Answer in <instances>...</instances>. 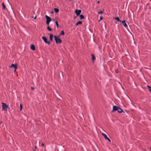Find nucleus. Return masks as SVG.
<instances>
[{
	"mask_svg": "<svg viewBox=\"0 0 151 151\" xmlns=\"http://www.w3.org/2000/svg\"><path fill=\"white\" fill-rule=\"evenodd\" d=\"M60 36L59 35L58 36H54L55 42L57 44L61 43L62 42L61 40L59 38Z\"/></svg>",
	"mask_w": 151,
	"mask_h": 151,
	"instance_id": "f257e3e1",
	"label": "nucleus"
},
{
	"mask_svg": "<svg viewBox=\"0 0 151 151\" xmlns=\"http://www.w3.org/2000/svg\"><path fill=\"white\" fill-rule=\"evenodd\" d=\"M42 39L45 43L47 44L48 45L50 44V42L49 41H47V38L45 37H42Z\"/></svg>",
	"mask_w": 151,
	"mask_h": 151,
	"instance_id": "f03ea898",
	"label": "nucleus"
},
{
	"mask_svg": "<svg viewBox=\"0 0 151 151\" xmlns=\"http://www.w3.org/2000/svg\"><path fill=\"white\" fill-rule=\"evenodd\" d=\"M2 109L3 110H6V109L8 108V106L6 104L2 103Z\"/></svg>",
	"mask_w": 151,
	"mask_h": 151,
	"instance_id": "7ed1b4c3",
	"label": "nucleus"
},
{
	"mask_svg": "<svg viewBox=\"0 0 151 151\" xmlns=\"http://www.w3.org/2000/svg\"><path fill=\"white\" fill-rule=\"evenodd\" d=\"M81 12V10H76L75 11V12L77 16H78L80 14Z\"/></svg>",
	"mask_w": 151,
	"mask_h": 151,
	"instance_id": "20e7f679",
	"label": "nucleus"
},
{
	"mask_svg": "<svg viewBox=\"0 0 151 151\" xmlns=\"http://www.w3.org/2000/svg\"><path fill=\"white\" fill-rule=\"evenodd\" d=\"M119 106H114L113 107V109L112 111V112L114 111L118 110Z\"/></svg>",
	"mask_w": 151,
	"mask_h": 151,
	"instance_id": "39448f33",
	"label": "nucleus"
},
{
	"mask_svg": "<svg viewBox=\"0 0 151 151\" xmlns=\"http://www.w3.org/2000/svg\"><path fill=\"white\" fill-rule=\"evenodd\" d=\"M45 17L46 19V21L50 22L51 21V19L49 17L47 16V15L45 16Z\"/></svg>",
	"mask_w": 151,
	"mask_h": 151,
	"instance_id": "423d86ee",
	"label": "nucleus"
},
{
	"mask_svg": "<svg viewBox=\"0 0 151 151\" xmlns=\"http://www.w3.org/2000/svg\"><path fill=\"white\" fill-rule=\"evenodd\" d=\"M13 67H14V69H17V64H12L10 66V68H12Z\"/></svg>",
	"mask_w": 151,
	"mask_h": 151,
	"instance_id": "0eeeda50",
	"label": "nucleus"
},
{
	"mask_svg": "<svg viewBox=\"0 0 151 151\" xmlns=\"http://www.w3.org/2000/svg\"><path fill=\"white\" fill-rule=\"evenodd\" d=\"M122 24H123V26L125 27L126 28L127 27V24H126V23L125 22V21L124 20L123 21H122V22H121Z\"/></svg>",
	"mask_w": 151,
	"mask_h": 151,
	"instance_id": "6e6552de",
	"label": "nucleus"
},
{
	"mask_svg": "<svg viewBox=\"0 0 151 151\" xmlns=\"http://www.w3.org/2000/svg\"><path fill=\"white\" fill-rule=\"evenodd\" d=\"M118 112L119 113H122V112L124 113V111L119 106L118 110Z\"/></svg>",
	"mask_w": 151,
	"mask_h": 151,
	"instance_id": "1a4fd4ad",
	"label": "nucleus"
},
{
	"mask_svg": "<svg viewBox=\"0 0 151 151\" xmlns=\"http://www.w3.org/2000/svg\"><path fill=\"white\" fill-rule=\"evenodd\" d=\"M53 35L52 34L50 33V35L49 38H50V40L51 41H52V40H53Z\"/></svg>",
	"mask_w": 151,
	"mask_h": 151,
	"instance_id": "9d476101",
	"label": "nucleus"
},
{
	"mask_svg": "<svg viewBox=\"0 0 151 151\" xmlns=\"http://www.w3.org/2000/svg\"><path fill=\"white\" fill-rule=\"evenodd\" d=\"M30 48L31 49L33 50H35V46L33 45H31L30 46Z\"/></svg>",
	"mask_w": 151,
	"mask_h": 151,
	"instance_id": "9b49d317",
	"label": "nucleus"
},
{
	"mask_svg": "<svg viewBox=\"0 0 151 151\" xmlns=\"http://www.w3.org/2000/svg\"><path fill=\"white\" fill-rule=\"evenodd\" d=\"M102 135L104 137L105 139L107 138L108 137L106 134L104 133H102Z\"/></svg>",
	"mask_w": 151,
	"mask_h": 151,
	"instance_id": "f8f14e48",
	"label": "nucleus"
},
{
	"mask_svg": "<svg viewBox=\"0 0 151 151\" xmlns=\"http://www.w3.org/2000/svg\"><path fill=\"white\" fill-rule=\"evenodd\" d=\"M91 55H92V60H93V61H94L95 59H96V58L95 57V56H94V55L93 54H91Z\"/></svg>",
	"mask_w": 151,
	"mask_h": 151,
	"instance_id": "ddd939ff",
	"label": "nucleus"
},
{
	"mask_svg": "<svg viewBox=\"0 0 151 151\" xmlns=\"http://www.w3.org/2000/svg\"><path fill=\"white\" fill-rule=\"evenodd\" d=\"M82 22V21H78L76 23V26H77V25H78V24H81Z\"/></svg>",
	"mask_w": 151,
	"mask_h": 151,
	"instance_id": "4468645a",
	"label": "nucleus"
},
{
	"mask_svg": "<svg viewBox=\"0 0 151 151\" xmlns=\"http://www.w3.org/2000/svg\"><path fill=\"white\" fill-rule=\"evenodd\" d=\"M114 19H115L117 20L118 22H122V21L120 20L119 17H115L114 18Z\"/></svg>",
	"mask_w": 151,
	"mask_h": 151,
	"instance_id": "2eb2a0df",
	"label": "nucleus"
},
{
	"mask_svg": "<svg viewBox=\"0 0 151 151\" xmlns=\"http://www.w3.org/2000/svg\"><path fill=\"white\" fill-rule=\"evenodd\" d=\"M54 11L55 13H57L59 12V10L58 9L55 8L54 9Z\"/></svg>",
	"mask_w": 151,
	"mask_h": 151,
	"instance_id": "dca6fc26",
	"label": "nucleus"
},
{
	"mask_svg": "<svg viewBox=\"0 0 151 151\" xmlns=\"http://www.w3.org/2000/svg\"><path fill=\"white\" fill-rule=\"evenodd\" d=\"M80 17L81 19H84V17L83 16V15L82 14L80 15Z\"/></svg>",
	"mask_w": 151,
	"mask_h": 151,
	"instance_id": "f3484780",
	"label": "nucleus"
},
{
	"mask_svg": "<svg viewBox=\"0 0 151 151\" xmlns=\"http://www.w3.org/2000/svg\"><path fill=\"white\" fill-rule=\"evenodd\" d=\"M47 29L48 30L50 31H51L52 30V29L49 26L47 27Z\"/></svg>",
	"mask_w": 151,
	"mask_h": 151,
	"instance_id": "a211bd4d",
	"label": "nucleus"
},
{
	"mask_svg": "<svg viewBox=\"0 0 151 151\" xmlns=\"http://www.w3.org/2000/svg\"><path fill=\"white\" fill-rule=\"evenodd\" d=\"M147 87L148 88L150 92L151 93V87L149 86H147Z\"/></svg>",
	"mask_w": 151,
	"mask_h": 151,
	"instance_id": "6ab92c4d",
	"label": "nucleus"
},
{
	"mask_svg": "<svg viewBox=\"0 0 151 151\" xmlns=\"http://www.w3.org/2000/svg\"><path fill=\"white\" fill-rule=\"evenodd\" d=\"M55 24H56V26L57 28H58V27L59 25H58V21H55Z\"/></svg>",
	"mask_w": 151,
	"mask_h": 151,
	"instance_id": "aec40b11",
	"label": "nucleus"
},
{
	"mask_svg": "<svg viewBox=\"0 0 151 151\" xmlns=\"http://www.w3.org/2000/svg\"><path fill=\"white\" fill-rule=\"evenodd\" d=\"M65 35V33H64V32L63 31H62L61 32V33L60 35Z\"/></svg>",
	"mask_w": 151,
	"mask_h": 151,
	"instance_id": "412c9836",
	"label": "nucleus"
},
{
	"mask_svg": "<svg viewBox=\"0 0 151 151\" xmlns=\"http://www.w3.org/2000/svg\"><path fill=\"white\" fill-rule=\"evenodd\" d=\"M2 6L3 7V8L4 9H5V8H6V6H5V5L4 4V3H2Z\"/></svg>",
	"mask_w": 151,
	"mask_h": 151,
	"instance_id": "4be33fe9",
	"label": "nucleus"
},
{
	"mask_svg": "<svg viewBox=\"0 0 151 151\" xmlns=\"http://www.w3.org/2000/svg\"><path fill=\"white\" fill-rule=\"evenodd\" d=\"M20 111H22V105L21 104H20Z\"/></svg>",
	"mask_w": 151,
	"mask_h": 151,
	"instance_id": "5701e85b",
	"label": "nucleus"
},
{
	"mask_svg": "<svg viewBox=\"0 0 151 151\" xmlns=\"http://www.w3.org/2000/svg\"><path fill=\"white\" fill-rule=\"evenodd\" d=\"M103 13V12L102 11H101L99 12L98 13V14H102Z\"/></svg>",
	"mask_w": 151,
	"mask_h": 151,
	"instance_id": "b1692460",
	"label": "nucleus"
},
{
	"mask_svg": "<svg viewBox=\"0 0 151 151\" xmlns=\"http://www.w3.org/2000/svg\"><path fill=\"white\" fill-rule=\"evenodd\" d=\"M50 22H48V21H46V24L48 25H49Z\"/></svg>",
	"mask_w": 151,
	"mask_h": 151,
	"instance_id": "393cba45",
	"label": "nucleus"
},
{
	"mask_svg": "<svg viewBox=\"0 0 151 151\" xmlns=\"http://www.w3.org/2000/svg\"><path fill=\"white\" fill-rule=\"evenodd\" d=\"M106 139L109 142H111L110 139H109L108 137Z\"/></svg>",
	"mask_w": 151,
	"mask_h": 151,
	"instance_id": "a878e982",
	"label": "nucleus"
},
{
	"mask_svg": "<svg viewBox=\"0 0 151 151\" xmlns=\"http://www.w3.org/2000/svg\"><path fill=\"white\" fill-rule=\"evenodd\" d=\"M103 19V18L102 17H100V19L99 20V21H100V20H101Z\"/></svg>",
	"mask_w": 151,
	"mask_h": 151,
	"instance_id": "bb28decb",
	"label": "nucleus"
},
{
	"mask_svg": "<svg viewBox=\"0 0 151 151\" xmlns=\"http://www.w3.org/2000/svg\"><path fill=\"white\" fill-rule=\"evenodd\" d=\"M115 72L116 73H118L119 72V71L118 69H116L115 70Z\"/></svg>",
	"mask_w": 151,
	"mask_h": 151,
	"instance_id": "cd10ccee",
	"label": "nucleus"
},
{
	"mask_svg": "<svg viewBox=\"0 0 151 151\" xmlns=\"http://www.w3.org/2000/svg\"><path fill=\"white\" fill-rule=\"evenodd\" d=\"M31 89H32V90H34V88H33V87H31Z\"/></svg>",
	"mask_w": 151,
	"mask_h": 151,
	"instance_id": "c85d7f7f",
	"label": "nucleus"
},
{
	"mask_svg": "<svg viewBox=\"0 0 151 151\" xmlns=\"http://www.w3.org/2000/svg\"><path fill=\"white\" fill-rule=\"evenodd\" d=\"M42 146H44V144L43 143H42Z\"/></svg>",
	"mask_w": 151,
	"mask_h": 151,
	"instance_id": "c756f323",
	"label": "nucleus"
},
{
	"mask_svg": "<svg viewBox=\"0 0 151 151\" xmlns=\"http://www.w3.org/2000/svg\"><path fill=\"white\" fill-rule=\"evenodd\" d=\"M36 147H35V149H34V150H35V149H36Z\"/></svg>",
	"mask_w": 151,
	"mask_h": 151,
	"instance_id": "7c9ffc66",
	"label": "nucleus"
},
{
	"mask_svg": "<svg viewBox=\"0 0 151 151\" xmlns=\"http://www.w3.org/2000/svg\"><path fill=\"white\" fill-rule=\"evenodd\" d=\"M2 123V121H0V124H1Z\"/></svg>",
	"mask_w": 151,
	"mask_h": 151,
	"instance_id": "2f4dec72",
	"label": "nucleus"
},
{
	"mask_svg": "<svg viewBox=\"0 0 151 151\" xmlns=\"http://www.w3.org/2000/svg\"><path fill=\"white\" fill-rule=\"evenodd\" d=\"M99 3H100V1H98L97 2V3H98V4Z\"/></svg>",
	"mask_w": 151,
	"mask_h": 151,
	"instance_id": "473e14b6",
	"label": "nucleus"
},
{
	"mask_svg": "<svg viewBox=\"0 0 151 151\" xmlns=\"http://www.w3.org/2000/svg\"><path fill=\"white\" fill-rule=\"evenodd\" d=\"M16 69H15L14 70V72H15L16 71Z\"/></svg>",
	"mask_w": 151,
	"mask_h": 151,
	"instance_id": "72a5a7b5",
	"label": "nucleus"
},
{
	"mask_svg": "<svg viewBox=\"0 0 151 151\" xmlns=\"http://www.w3.org/2000/svg\"><path fill=\"white\" fill-rule=\"evenodd\" d=\"M36 18V17H35L34 18V19H35Z\"/></svg>",
	"mask_w": 151,
	"mask_h": 151,
	"instance_id": "f704fd0d",
	"label": "nucleus"
},
{
	"mask_svg": "<svg viewBox=\"0 0 151 151\" xmlns=\"http://www.w3.org/2000/svg\"><path fill=\"white\" fill-rule=\"evenodd\" d=\"M76 17H75L74 18V19H75V18H76Z\"/></svg>",
	"mask_w": 151,
	"mask_h": 151,
	"instance_id": "c9c22d12",
	"label": "nucleus"
}]
</instances>
